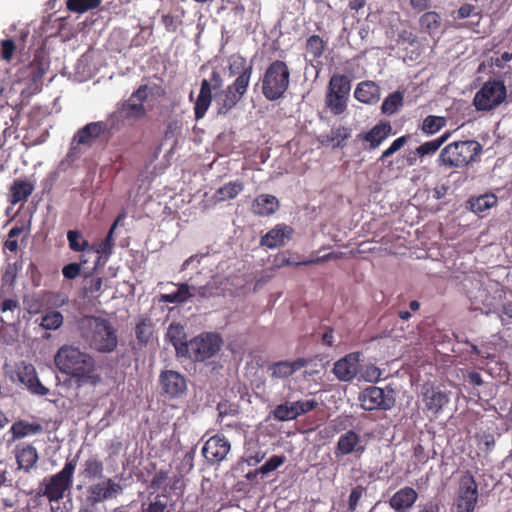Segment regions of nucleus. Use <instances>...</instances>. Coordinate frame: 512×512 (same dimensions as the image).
Wrapping results in <instances>:
<instances>
[{"label":"nucleus","mask_w":512,"mask_h":512,"mask_svg":"<svg viewBox=\"0 0 512 512\" xmlns=\"http://www.w3.org/2000/svg\"><path fill=\"white\" fill-rule=\"evenodd\" d=\"M54 362L62 374L74 379L77 387L97 386L102 380L97 373L94 357L78 346L62 345L54 357Z\"/></svg>","instance_id":"1"},{"label":"nucleus","mask_w":512,"mask_h":512,"mask_svg":"<svg viewBox=\"0 0 512 512\" xmlns=\"http://www.w3.org/2000/svg\"><path fill=\"white\" fill-rule=\"evenodd\" d=\"M75 330L84 345L99 353H111L117 347V330L106 318L82 316L76 320Z\"/></svg>","instance_id":"2"},{"label":"nucleus","mask_w":512,"mask_h":512,"mask_svg":"<svg viewBox=\"0 0 512 512\" xmlns=\"http://www.w3.org/2000/svg\"><path fill=\"white\" fill-rule=\"evenodd\" d=\"M290 69L282 60L272 61L261 78V92L268 101L284 97L290 84Z\"/></svg>","instance_id":"3"},{"label":"nucleus","mask_w":512,"mask_h":512,"mask_svg":"<svg viewBox=\"0 0 512 512\" xmlns=\"http://www.w3.org/2000/svg\"><path fill=\"white\" fill-rule=\"evenodd\" d=\"M482 150V145L476 140L455 141L441 150L438 162L448 168H463L474 162Z\"/></svg>","instance_id":"4"},{"label":"nucleus","mask_w":512,"mask_h":512,"mask_svg":"<svg viewBox=\"0 0 512 512\" xmlns=\"http://www.w3.org/2000/svg\"><path fill=\"white\" fill-rule=\"evenodd\" d=\"M76 465L75 459L67 461L62 470L55 475L44 478L42 484L45 488L42 495L45 496L50 503L58 502L63 499L65 492L70 489Z\"/></svg>","instance_id":"5"},{"label":"nucleus","mask_w":512,"mask_h":512,"mask_svg":"<svg viewBox=\"0 0 512 512\" xmlns=\"http://www.w3.org/2000/svg\"><path fill=\"white\" fill-rule=\"evenodd\" d=\"M507 97V90L500 80H489L475 93L473 105L477 111L489 112L499 107Z\"/></svg>","instance_id":"6"},{"label":"nucleus","mask_w":512,"mask_h":512,"mask_svg":"<svg viewBox=\"0 0 512 512\" xmlns=\"http://www.w3.org/2000/svg\"><path fill=\"white\" fill-rule=\"evenodd\" d=\"M479 499L478 485L472 473L465 471L460 479L456 492V512H474Z\"/></svg>","instance_id":"7"},{"label":"nucleus","mask_w":512,"mask_h":512,"mask_svg":"<svg viewBox=\"0 0 512 512\" xmlns=\"http://www.w3.org/2000/svg\"><path fill=\"white\" fill-rule=\"evenodd\" d=\"M222 338L217 333H203L189 341L187 358L202 362L213 357L221 348Z\"/></svg>","instance_id":"8"},{"label":"nucleus","mask_w":512,"mask_h":512,"mask_svg":"<svg viewBox=\"0 0 512 512\" xmlns=\"http://www.w3.org/2000/svg\"><path fill=\"white\" fill-rule=\"evenodd\" d=\"M159 386L161 394L166 398L178 399L187 390V381L184 375L175 370H163L159 374Z\"/></svg>","instance_id":"9"},{"label":"nucleus","mask_w":512,"mask_h":512,"mask_svg":"<svg viewBox=\"0 0 512 512\" xmlns=\"http://www.w3.org/2000/svg\"><path fill=\"white\" fill-rule=\"evenodd\" d=\"M223 84L221 75L217 71H213L210 80L203 79L201 82L200 93L194 105L195 119H202L212 101V89L217 90Z\"/></svg>","instance_id":"10"},{"label":"nucleus","mask_w":512,"mask_h":512,"mask_svg":"<svg viewBox=\"0 0 512 512\" xmlns=\"http://www.w3.org/2000/svg\"><path fill=\"white\" fill-rule=\"evenodd\" d=\"M248 75L238 76L234 82L219 95L221 102L219 103V113H227L231 110L243 97L248 88Z\"/></svg>","instance_id":"11"},{"label":"nucleus","mask_w":512,"mask_h":512,"mask_svg":"<svg viewBox=\"0 0 512 512\" xmlns=\"http://www.w3.org/2000/svg\"><path fill=\"white\" fill-rule=\"evenodd\" d=\"M361 407L366 411L389 410L393 406L394 400L387 398L382 388L370 386L365 388L360 396Z\"/></svg>","instance_id":"12"},{"label":"nucleus","mask_w":512,"mask_h":512,"mask_svg":"<svg viewBox=\"0 0 512 512\" xmlns=\"http://www.w3.org/2000/svg\"><path fill=\"white\" fill-rule=\"evenodd\" d=\"M366 447L362 444L361 436L354 430H348L341 434L337 440L334 455L337 459L354 454L358 458L365 452Z\"/></svg>","instance_id":"13"},{"label":"nucleus","mask_w":512,"mask_h":512,"mask_svg":"<svg viewBox=\"0 0 512 512\" xmlns=\"http://www.w3.org/2000/svg\"><path fill=\"white\" fill-rule=\"evenodd\" d=\"M231 449L230 442L224 435L216 434L210 437L202 448V455L211 464L223 461Z\"/></svg>","instance_id":"14"},{"label":"nucleus","mask_w":512,"mask_h":512,"mask_svg":"<svg viewBox=\"0 0 512 512\" xmlns=\"http://www.w3.org/2000/svg\"><path fill=\"white\" fill-rule=\"evenodd\" d=\"M122 491L120 483L115 482L111 478H107L101 482L90 485L87 488V502L91 506L115 497Z\"/></svg>","instance_id":"15"},{"label":"nucleus","mask_w":512,"mask_h":512,"mask_svg":"<svg viewBox=\"0 0 512 512\" xmlns=\"http://www.w3.org/2000/svg\"><path fill=\"white\" fill-rule=\"evenodd\" d=\"M457 29H473L480 24L482 19L481 12L477 7L470 3H464L451 14Z\"/></svg>","instance_id":"16"},{"label":"nucleus","mask_w":512,"mask_h":512,"mask_svg":"<svg viewBox=\"0 0 512 512\" xmlns=\"http://www.w3.org/2000/svg\"><path fill=\"white\" fill-rule=\"evenodd\" d=\"M423 403L428 415L436 418L450 402V392L430 387L423 392Z\"/></svg>","instance_id":"17"},{"label":"nucleus","mask_w":512,"mask_h":512,"mask_svg":"<svg viewBox=\"0 0 512 512\" xmlns=\"http://www.w3.org/2000/svg\"><path fill=\"white\" fill-rule=\"evenodd\" d=\"M16 373L18 380L24 384L31 393L40 396L49 393V389L39 381L36 369L32 364L22 362L18 365Z\"/></svg>","instance_id":"18"},{"label":"nucleus","mask_w":512,"mask_h":512,"mask_svg":"<svg viewBox=\"0 0 512 512\" xmlns=\"http://www.w3.org/2000/svg\"><path fill=\"white\" fill-rule=\"evenodd\" d=\"M359 361V353H349L335 362L332 371L338 380L351 381L358 373Z\"/></svg>","instance_id":"19"},{"label":"nucleus","mask_w":512,"mask_h":512,"mask_svg":"<svg viewBox=\"0 0 512 512\" xmlns=\"http://www.w3.org/2000/svg\"><path fill=\"white\" fill-rule=\"evenodd\" d=\"M418 500V493L412 487L405 486L399 489L389 499V506L395 512H408Z\"/></svg>","instance_id":"20"},{"label":"nucleus","mask_w":512,"mask_h":512,"mask_svg":"<svg viewBox=\"0 0 512 512\" xmlns=\"http://www.w3.org/2000/svg\"><path fill=\"white\" fill-rule=\"evenodd\" d=\"M392 133V126L388 121H380L368 132L359 134L358 138L369 144V150L378 148Z\"/></svg>","instance_id":"21"},{"label":"nucleus","mask_w":512,"mask_h":512,"mask_svg":"<svg viewBox=\"0 0 512 512\" xmlns=\"http://www.w3.org/2000/svg\"><path fill=\"white\" fill-rule=\"evenodd\" d=\"M165 336L175 348L178 357L186 356L189 350V342L186 340V332L182 324L176 322L171 323Z\"/></svg>","instance_id":"22"},{"label":"nucleus","mask_w":512,"mask_h":512,"mask_svg":"<svg viewBox=\"0 0 512 512\" xmlns=\"http://www.w3.org/2000/svg\"><path fill=\"white\" fill-rule=\"evenodd\" d=\"M104 132H106V125L103 121L91 122L77 131L73 142L90 147Z\"/></svg>","instance_id":"23"},{"label":"nucleus","mask_w":512,"mask_h":512,"mask_svg":"<svg viewBox=\"0 0 512 512\" xmlns=\"http://www.w3.org/2000/svg\"><path fill=\"white\" fill-rule=\"evenodd\" d=\"M15 458L19 469L30 472L36 466L39 455L32 444H25L16 447Z\"/></svg>","instance_id":"24"},{"label":"nucleus","mask_w":512,"mask_h":512,"mask_svg":"<svg viewBox=\"0 0 512 512\" xmlns=\"http://www.w3.org/2000/svg\"><path fill=\"white\" fill-rule=\"evenodd\" d=\"M351 137V129L345 126L332 127L330 132L318 137V141L323 146L331 145L332 148H343L346 140Z\"/></svg>","instance_id":"25"},{"label":"nucleus","mask_w":512,"mask_h":512,"mask_svg":"<svg viewBox=\"0 0 512 512\" xmlns=\"http://www.w3.org/2000/svg\"><path fill=\"white\" fill-rule=\"evenodd\" d=\"M291 232L292 229L286 225H276L261 237L260 245L269 249L283 246Z\"/></svg>","instance_id":"26"},{"label":"nucleus","mask_w":512,"mask_h":512,"mask_svg":"<svg viewBox=\"0 0 512 512\" xmlns=\"http://www.w3.org/2000/svg\"><path fill=\"white\" fill-rule=\"evenodd\" d=\"M354 97L364 104H375L380 99V87L374 81L360 82L355 91Z\"/></svg>","instance_id":"27"},{"label":"nucleus","mask_w":512,"mask_h":512,"mask_svg":"<svg viewBox=\"0 0 512 512\" xmlns=\"http://www.w3.org/2000/svg\"><path fill=\"white\" fill-rule=\"evenodd\" d=\"M307 364L308 361L306 359L298 358L294 361L276 362L269 367V370L271 371V376L274 378H288Z\"/></svg>","instance_id":"28"},{"label":"nucleus","mask_w":512,"mask_h":512,"mask_svg":"<svg viewBox=\"0 0 512 512\" xmlns=\"http://www.w3.org/2000/svg\"><path fill=\"white\" fill-rule=\"evenodd\" d=\"M278 208V199L270 194L258 195L252 203L253 213L259 216H270L275 213Z\"/></svg>","instance_id":"29"},{"label":"nucleus","mask_w":512,"mask_h":512,"mask_svg":"<svg viewBox=\"0 0 512 512\" xmlns=\"http://www.w3.org/2000/svg\"><path fill=\"white\" fill-rule=\"evenodd\" d=\"M33 191L34 185L31 182L15 179L9 190V201L13 205L26 201Z\"/></svg>","instance_id":"30"},{"label":"nucleus","mask_w":512,"mask_h":512,"mask_svg":"<svg viewBox=\"0 0 512 512\" xmlns=\"http://www.w3.org/2000/svg\"><path fill=\"white\" fill-rule=\"evenodd\" d=\"M125 218V214H119L110 227L106 237L99 243L91 246L90 250L96 252L100 255V257H109L112 254V250L114 247V231L118 225V223Z\"/></svg>","instance_id":"31"},{"label":"nucleus","mask_w":512,"mask_h":512,"mask_svg":"<svg viewBox=\"0 0 512 512\" xmlns=\"http://www.w3.org/2000/svg\"><path fill=\"white\" fill-rule=\"evenodd\" d=\"M13 441L22 439L28 435H34L43 432V426L39 423H30L25 420H19L12 424L10 428Z\"/></svg>","instance_id":"32"},{"label":"nucleus","mask_w":512,"mask_h":512,"mask_svg":"<svg viewBox=\"0 0 512 512\" xmlns=\"http://www.w3.org/2000/svg\"><path fill=\"white\" fill-rule=\"evenodd\" d=\"M123 115L126 120H139L146 115V109L142 103H132L131 100L123 101L117 107V114ZM118 117V116H115Z\"/></svg>","instance_id":"33"},{"label":"nucleus","mask_w":512,"mask_h":512,"mask_svg":"<svg viewBox=\"0 0 512 512\" xmlns=\"http://www.w3.org/2000/svg\"><path fill=\"white\" fill-rule=\"evenodd\" d=\"M243 189L244 184L241 181H230L216 190L214 199L217 202L235 199Z\"/></svg>","instance_id":"34"},{"label":"nucleus","mask_w":512,"mask_h":512,"mask_svg":"<svg viewBox=\"0 0 512 512\" xmlns=\"http://www.w3.org/2000/svg\"><path fill=\"white\" fill-rule=\"evenodd\" d=\"M104 465L103 462L96 456L90 457L82 465L79 476L85 480H92L101 478L103 476Z\"/></svg>","instance_id":"35"},{"label":"nucleus","mask_w":512,"mask_h":512,"mask_svg":"<svg viewBox=\"0 0 512 512\" xmlns=\"http://www.w3.org/2000/svg\"><path fill=\"white\" fill-rule=\"evenodd\" d=\"M229 72L231 75L242 76L248 75V83L250 82V78L253 72L252 64H247L246 58L240 54H233L229 57Z\"/></svg>","instance_id":"36"},{"label":"nucleus","mask_w":512,"mask_h":512,"mask_svg":"<svg viewBox=\"0 0 512 512\" xmlns=\"http://www.w3.org/2000/svg\"><path fill=\"white\" fill-rule=\"evenodd\" d=\"M177 287V291L173 293L161 294L159 301L163 303L182 304L194 296L190 292V286L187 283H180Z\"/></svg>","instance_id":"37"},{"label":"nucleus","mask_w":512,"mask_h":512,"mask_svg":"<svg viewBox=\"0 0 512 512\" xmlns=\"http://www.w3.org/2000/svg\"><path fill=\"white\" fill-rule=\"evenodd\" d=\"M441 16L435 11H428L419 18V24L422 31L429 35L436 34L441 27Z\"/></svg>","instance_id":"38"},{"label":"nucleus","mask_w":512,"mask_h":512,"mask_svg":"<svg viewBox=\"0 0 512 512\" xmlns=\"http://www.w3.org/2000/svg\"><path fill=\"white\" fill-rule=\"evenodd\" d=\"M327 90H329L332 93H337L343 95L346 98H349L351 90V81L346 75L334 74L329 80Z\"/></svg>","instance_id":"39"},{"label":"nucleus","mask_w":512,"mask_h":512,"mask_svg":"<svg viewBox=\"0 0 512 512\" xmlns=\"http://www.w3.org/2000/svg\"><path fill=\"white\" fill-rule=\"evenodd\" d=\"M348 98L343 95L332 93L327 90L325 97L326 107L331 111L333 115H341L347 109Z\"/></svg>","instance_id":"40"},{"label":"nucleus","mask_w":512,"mask_h":512,"mask_svg":"<svg viewBox=\"0 0 512 512\" xmlns=\"http://www.w3.org/2000/svg\"><path fill=\"white\" fill-rule=\"evenodd\" d=\"M449 136L450 133L446 132L436 139L422 143L416 148V153H418L420 158L434 155L439 150V148L448 140Z\"/></svg>","instance_id":"41"},{"label":"nucleus","mask_w":512,"mask_h":512,"mask_svg":"<svg viewBox=\"0 0 512 512\" xmlns=\"http://www.w3.org/2000/svg\"><path fill=\"white\" fill-rule=\"evenodd\" d=\"M447 124V119L443 116L428 115L424 118L421 131L423 134L430 136L434 135L443 129Z\"/></svg>","instance_id":"42"},{"label":"nucleus","mask_w":512,"mask_h":512,"mask_svg":"<svg viewBox=\"0 0 512 512\" xmlns=\"http://www.w3.org/2000/svg\"><path fill=\"white\" fill-rule=\"evenodd\" d=\"M404 101V95L400 91H395L389 94L381 105V111L383 114L392 115L396 113L402 106Z\"/></svg>","instance_id":"43"},{"label":"nucleus","mask_w":512,"mask_h":512,"mask_svg":"<svg viewBox=\"0 0 512 512\" xmlns=\"http://www.w3.org/2000/svg\"><path fill=\"white\" fill-rule=\"evenodd\" d=\"M326 43L319 35H312L306 40V51L313 60L319 59L325 51Z\"/></svg>","instance_id":"44"},{"label":"nucleus","mask_w":512,"mask_h":512,"mask_svg":"<svg viewBox=\"0 0 512 512\" xmlns=\"http://www.w3.org/2000/svg\"><path fill=\"white\" fill-rule=\"evenodd\" d=\"M67 240L69 243V248L75 252H82L85 250H90L91 246L89 242L84 239L81 232L78 230H69L67 232Z\"/></svg>","instance_id":"45"},{"label":"nucleus","mask_w":512,"mask_h":512,"mask_svg":"<svg viewBox=\"0 0 512 512\" xmlns=\"http://www.w3.org/2000/svg\"><path fill=\"white\" fill-rule=\"evenodd\" d=\"M394 34H396L395 42L397 45H413L416 42V35L408 28L394 30L391 27V30L387 31V35L394 38Z\"/></svg>","instance_id":"46"},{"label":"nucleus","mask_w":512,"mask_h":512,"mask_svg":"<svg viewBox=\"0 0 512 512\" xmlns=\"http://www.w3.org/2000/svg\"><path fill=\"white\" fill-rule=\"evenodd\" d=\"M102 0H67V9L71 12L84 13L99 7Z\"/></svg>","instance_id":"47"},{"label":"nucleus","mask_w":512,"mask_h":512,"mask_svg":"<svg viewBox=\"0 0 512 512\" xmlns=\"http://www.w3.org/2000/svg\"><path fill=\"white\" fill-rule=\"evenodd\" d=\"M271 414L277 421L283 422L296 419L292 402H285L277 405Z\"/></svg>","instance_id":"48"},{"label":"nucleus","mask_w":512,"mask_h":512,"mask_svg":"<svg viewBox=\"0 0 512 512\" xmlns=\"http://www.w3.org/2000/svg\"><path fill=\"white\" fill-rule=\"evenodd\" d=\"M135 335L140 343L146 344L153 335V325L150 320L143 319L135 327Z\"/></svg>","instance_id":"49"},{"label":"nucleus","mask_w":512,"mask_h":512,"mask_svg":"<svg viewBox=\"0 0 512 512\" xmlns=\"http://www.w3.org/2000/svg\"><path fill=\"white\" fill-rule=\"evenodd\" d=\"M63 324V315L59 311H50L46 313L41 320L40 325L46 330H56Z\"/></svg>","instance_id":"50"},{"label":"nucleus","mask_w":512,"mask_h":512,"mask_svg":"<svg viewBox=\"0 0 512 512\" xmlns=\"http://www.w3.org/2000/svg\"><path fill=\"white\" fill-rule=\"evenodd\" d=\"M497 203L495 195H483L478 197L472 204V210L476 213H482L493 207Z\"/></svg>","instance_id":"51"},{"label":"nucleus","mask_w":512,"mask_h":512,"mask_svg":"<svg viewBox=\"0 0 512 512\" xmlns=\"http://www.w3.org/2000/svg\"><path fill=\"white\" fill-rule=\"evenodd\" d=\"M294 408L295 417L298 418L308 412L315 410L318 407V402L315 399L310 400H298L292 402Z\"/></svg>","instance_id":"52"},{"label":"nucleus","mask_w":512,"mask_h":512,"mask_svg":"<svg viewBox=\"0 0 512 512\" xmlns=\"http://www.w3.org/2000/svg\"><path fill=\"white\" fill-rule=\"evenodd\" d=\"M285 461L286 457L284 455H273L259 468V471L262 475L269 474L282 466Z\"/></svg>","instance_id":"53"},{"label":"nucleus","mask_w":512,"mask_h":512,"mask_svg":"<svg viewBox=\"0 0 512 512\" xmlns=\"http://www.w3.org/2000/svg\"><path fill=\"white\" fill-rule=\"evenodd\" d=\"M409 140L408 135H403L397 139H395L391 145L382 152L381 156L379 157L378 161H384L386 158L392 156L394 153H396L398 150H400Z\"/></svg>","instance_id":"54"},{"label":"nucleus","mask_w":512,"mask_h":512,"mask_svg":"<svg viewBox=\"0 0 512 512\" xmlns=\"http://www.w3.org/2000/svg\"><path fill=\"white\" fill-rule=\"evenodd\" d=\"M161 23L164 25L165 30L167 32H176L177 29L182 25L183 21L181 16L171 15V14H163L161 16Z\"/></svg>","instance_id":"55"},{"label":"nucleus","mask_w":512,"mask_h":512,"mask_svg":"<svg viewBox=\"0 0 512 512\" xmlns=\"http://www.w3.org/2000/svg\"><path fill=\"white\" fill-rule=\"evenodd\" d=\"M0 46H1L0 57L5 61L10 62L14 55V52L16 50L15 42L12 39H4V40H1Z\"/></svg>","instance_id":"56"},{"label":"nucleus","mask_w":512,"mask_h":512,"mask_svg":"<svg viewBox=\"0 0 512 512\" xmlns=\"http://www.w3.org/2000/svg\"><path fill=\"white\" fill-rule=\"evenodd\" d=\"M117 114V109L112 112L108 119L104 122V124L106 125V131H112V130H120L123 126H124V122H125V118L123 117V115L119 116L117 115L118 117H114L116 116Z\"/></svg>","instance_id":"57"},{"label":"nucleus","mask_w":512,"mask_h":512,"mask_svg":"<svg viewBox=\"0 0 512 512\" xmlns=\"http://www.w3.org/2000/svg\"><path fill=\"white\" fill-rule=\"evenodd\" d=\"M167 504L156 497L154 501L145 505L142 504L141 512H167Z\"/></svg>","instance_id":"58"},{"label":"nucleus","mask_w":512,"mask_h":512,"mask_svg":"<svg viewBox=\"0 0 512 512\" xmlns=\"http://www.w3.org/2000/svg\"><path fill=\"white\" fill-rule=\"evenodd\" d=\"M341 256H342V253L331 252V253L325 254V255H323L321 257H316V258H313V259H308V260L300 261L298 264H303V266H308V265H312V264H319V263L327 262V261H330V260L338 259Z\"/></svg>","instance_id":"59"},{"label":"nucleus","mask_w":512,"mask_h":512,"mask_svg":"<svg viewBox=\"0 0 512 512\" xmlns=\"http://www.w3.org/2000/svg\"><path fill=\"white\" fill-rule=\"evenodd\" d=\"M300 261H293L288 257L287 252H280L274 258V266L277 268H282L284 266H300L301 264H297Z\"/></svg>","instance_id":"60"},{"label":"nucleus","mask_w":512,"mask_h":512,"mask_svg":"<svg viewBox=\"0 0 512 512\" xmlns=\"http://www.w3.org/2000/svg\"><path fill=\"white\" fill-rule=\"evenodd\" d=\"M81 272V265L79 263H70L63 267L62 274L64 278L72 280L75 279Z\"/></svg>","instance_id":"61"},{"label":"nucleus","mask_w":512,"mask_h":512,"mask_svg":"<svg viewBox=\"0 0 512 512\" xmlns=\"http://www.w3.org/2000/svg\"><path fill=\"white\" fill-rule=\"evenodd\" d=\"M362 497V487L357 486L352 489L348 499V508L350 511H354L358 506L359 500Z\"/></svg>","instance_id":"62"},{"label":"nucleus","mask_w":512,"mask_h":512,"mask_svg":"<svg viewBox=\"0 0 512 512\" xmlns=\"http://www.w3.org/2000/svg\"><path fill=\"white\" fill-rule=\"evenodd\" d=\"M413 457L417 463L425 464L428 462L429 457L422 444L418 443L413 447Z\"/></svg>","instance_id":"63"},{"label":"nucleus","mask_w":512,"mask_h":512,"mask_svg":"<svg viewBox=\"0 0 512 512\" xmlns=\"http://www.w3.org/2000/svg\"><path fill=\"white\" fill-rule=\"evenodd\" d=\"M500 318L502 323H512V300L502 305Z\"/></svg>","instance_id":"64"}]
</instances>
